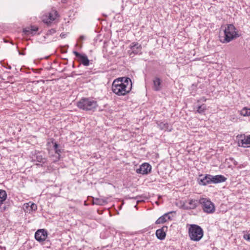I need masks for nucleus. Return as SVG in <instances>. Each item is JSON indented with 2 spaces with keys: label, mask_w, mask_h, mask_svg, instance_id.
Instances as JSON below:
<instances>
[{
  "label": "nucleus",
  "mask_w": 250,
  "mask_h": 250,
  "mask_svg": "<svg viewBox=\"0 0 250 250\" xmlns=\"http://www.w3.org/2000/svg\"><path fill=\"white\" fill-rule=\"evenodd\" d=\"M132 82L128 77H120L115 79L112 84V90L118 96H125L132 89Z\"/></svg>",
  "instance_id": "f257e3e1"
},
{
  "label": "nucleus",
  "mask_w": 250,
  "mask_h": 250,
  "mask_svg": "<svg viewBox=\"0 0 250 250\" xmlns=\"http://www.w3.org/2000/svg\"><path fill=\"white\" fill-rule=\"evenodd\" d=\"M236 28L232 24H227V27L224 30V37H220V41L221 42L228 43L234 39L239 37Z\"/></svg>",
  "instance_id": "f03ea898"
},
{
  "label": "nucleus",
  "mask_w": 250,
  "mask_h": 250,
  "mask_svg": "<svg viewBox=\"0 0 250 250\" xmlns=\"http://www.w3.org/2000/svg\"><path fill=\"white\" fill-rule=\"evenodd\" d=\"M77 106L81 109L95 111L98 106L97 101L90 98H83L77 102Z\"/></svg>",
  "instance_id": "7ed1b4c3"
},
{
  "label": "nucleus",
  "mask_w": 250,
  "mask_h": 250,
  "mask_svg": "<svg viewBox=\"0 0 250 250\" xmlns=\"http://www.w3.org/2000/svg\"><path fill=\"white\" fill-rule=\"evenodd\" d=\"M188 233L191 240L198 242L203 238L204 231L200 226L196 224H190L188 229Z\"/></svg>",
  "instance_id": "20e7f679"
},
{
  "label": "nucleus",
  "mask_w": 250,
  "mask_h": 250,
  "mask_svg": "<svg viewBox=\"0 0 250 250\" xmlns=\"http://www.w3.org/2000/svg\"><path fill=\"white\" fill-rule=\"evenodd\" d=\"M199 204L202 205L203 210L208 213H212L215 211V207L213 203L208 199L201 198Z\"/></svg>",
  "instance_id": "39448f33"
},
{
  "label": "nucleus",
  "mask_w": 250,
  "mask_h": 250,
  "mask_svg": "<svg viewBox=\"0 0 250 250\" xmlns=\"http://www.w3.org/2000/svg\"><path fill=\"white\" fill-rule=\"evenodd\" d=\"M60 15L56 9L53 7L48 13V27L51 23L57 24L59 22Z\"/></svg>",
  "instance_id": "423d86ee"
},
{
  "label": "nucleus",
  "mask_w": 250,
  "mask_h": 250,
  "mask_svg": "<svg viewBox=\"0 0 250 250\" xmlns=\"http://www.w3.org/2000/svg\"><path fill=\"white\" fill-rule=\"evenodd\" d=\"M49 145L50 146H52L55 153L57 154L55 161H58L61 158V153H62V149L60 148L61 146H59L56 142L54 141L53 138L48 139V146Z\"/></svg>",
  "instance_id": "0eeeda50"
},
{
  "label": "nucleus",
  "mask_w": 250,
  "mask_h": 250,
  "mask_svg": "<svg viewBox=\"0 0 250 250\" xmlns=\"http://www.w3.org/2000/svg\"><path fill=\"white\" fill-rule=\"evenodd\" d=\"M73 53L78 58V61L84 66H87L89 65V60L87 56L84 54H81L76 51H74Z\"/></svg>",
  "instance_id": "6e6552de"
},
{
  "label": "nucleus",
  "mask_w": 250,
  "mask_h": 250,
  "mask_svg": "<svg viewBox=\"0 0 250 250\" xmlns=\"http://www.w3.org/2000/svg\"><path fill=\"white\" fill-rule=\"evenodd\" d=\"M35 238L39 242H43L47 238V230L45 229H38L35 232Z\"/></svg>",
  "instance_id": "1a4fd4ad"
},
{
  "label": "nucleus",
  "mask_w": 250,
  "mask_h": 250,
  "mask_svg": "<svg viewBox=\"0 0 250 250\" xmlns=\"http://www.w3.org/2000/svg\"><path fill=\"white\" fill-rule=\"evenodd\" d=\"M151 169V166L148 163H145L142 164L139 168L136 169L137 173L142 174L143 175L147 174L150 172Z\"/></svg>",
  "instance_id": "9d476101"
},
{
  "label": "nucleus",
  "mask_w": 250,
  "mask_h": 250,
  "mask_svg": "<svg viewBox=\"0 0 250 250\" xmlns=\"http://www.w3.org/2000/svg\"><path fill=\"white\" fill-rule=\"evenodd\" d=\"M167 230V226H163L160 229H157L156 231V236L157 238L160 240H164L166 238V231Z\"/></svg>",
  "instance_id": "9b49d317"
},
{
  "label": "nucleus",
  "mask_w": 250,
  "mask_h": 250,
  "mask_svg": "<svg viewBox=\"0 0 250 250\" xmlns=\"http://www.w3.org/2000/svg\"><path fill=\"white\" fill-rule=\"evenodd\" d=\"M130 48L132 50V52L130 53L131 55L132 53L137 54H141L142 47L141 44H139L138 42H133L130 45Z\"/></svg>",
  "instance_id": "f8f14e48"
},
{
  "label": "nucleus",
  "mask_w": 250,
  "mask_h": 250,
  "mask_svg": "<svg viewBox=\"0 0 250 250\" xmlns=\"http://www.w3.org/2000/svg\"><path fill=\"white\" fill-rule=\"evenodd\" d=\"M227 180L224 175H217L215 176L210 175V184H218L222 182H224Z\"/></svg>",
  "instance_id": "ddd939ff"
},
{
  "label": "nucleus",
  "mask_w": 250,
  "mask_h": 250,
  "mask_svg": "<svg viewBox=\"0 0 250 250\" xmlns=\"http://www.w3.org/2000/svg\"><path fill=\"white\" fill-rule=\"evenodd\" d=\"M175 213L174 211H170L169 212L164 214L163 215L160 217L155 222L156 224H163L168 220H171L170 214Z\"/></svg>",
  "instance_id": "4468645a"
},
{
  "label": "nucleus",
  "mask_w": 250,
  "mask_h": 250,
  "mask_svg": "<svg viewBox=\"0 0 250 250\" xmlns=\"http://www.w3.org/2000/svg\"><path fill=\"white\" fill-rule=\"evenodd\" d=\"M162 80L160 78L156 77L153 80L152 89L155 91H159L162 89Z\"/></svg>",
  "instance_id": "2eb2a0df"
},
{
  "label": "nucleus",
  "mask_w": 250,
  "mask_h": 250,
  "mask_svg": "<svg viewBox=\"0 0 250 250\" xmlns=\"http://www.w3.org/2000/svg\"><path fill=\"white\" fill-rule=\"evenodd\" d=\"M202 175L200 176V178L198 179V183L200 185L206 186L210 184V175L206 174L205 176L203 177Z\"/></svg>",
  "instance_id": "dca6fc26"
},
{
  "label": "nucleus",
  "mask_w": 250,
  "mask_h": 250,
  "mask_svg": "<svg viewBox=\"0 0 250 250\" xmlns=\"http://www.w3.org/2000/svg\"><path fill=\"white\" fill-rule=\"evenodd\" d=\"M238 146L243 147H250V135L244 136V138L239 140L238 143Z\"/></svg>",
  "instance_id": "f3484780"
},
{
  "label": "nucleus",
  "mask_w": 250,
  "mask_h": 250,
  "mask_svg": "<svg viewBox=\"0 0 250 250\" xmlns=\"http://www.w3.org/2000/svg\"><path fill=\"white\" fill-rule=\"evenodd\" d=\"M157 124L161 130L168 131H171L172 130V126L169 125L167 122L158 121Z\"/></svg>",
  "instance_id": "a211bd4d"
},
{
  "label": "nucleus",
  "mask_w": 250,
  "mask_h": 250,
  "mask_svg": "<svg viewBox=\"0 0 250 250\" xmlns=\"http://www.w3.org/2000/svg\"><path fill=\"white\" fill-rule=\"evenodd\" d=\"M24 207L27 209V211H29V212L30 211H35L37 208L36 204L30 202L27 203L26 204H25Z\"/></svg>",
  "instance_id": "6ab92c4d"
},
{
  "label": "nucleus",
  "mask_w": 250,
  "mask_h": 250,
  "mask_svg": "<svg viewBox=\"0 0 250 250\" xmlns=\"http://www.w3.org/2000/svg\"><path fill=\"white\" fill-rule=\"evenodd\" d=\"M198 204H199V201H198L196 200H190L188 202V204L189 205L188 208L190 209H194L197 207Z\"/></svg>",
  "instance_id": "aec40b11"
},
{
  "label": "nucleus",
  "mask_w": 250,
  "mask_h": 250,
  "mask_svg": "<svg viewBox=\"0 0 250 250\" xmlns=\"http://www.w3.org/2000/svg\"><path fill=\"white\" fill-rule=\"evenodd\" d=\"M207 110V106L205 104L199 105L197 107L196 112L200 114H203Z\"/></svg>",
  "instance_id": "412c9836"
},
{
  "label": "nucleus",
  "mask_w": 250,
  "mask_h": 250,
  "mask_svg": "<svg viewBox=\"0 0 250 250\" xmlns=\"http://www.w3.org/2000/svg\"><path fill=\"white\" fill-rule=\"evenodd\" d=\"M105 203H106V201L103 199L99 198H95L93 199V204L95 205L102 206Z\"/></svg>",
  "instance_id": "4be33fe9"
},
{
  "label": "nucleus",
  "mask_w": 250,
  "mask_h": 250,
  "mask_svg": "<svg viewBox=\"0 0 250 250\" xmlns=\"http://www.w3.org/2000/svg\"><path fill=\"white\" fill-rule=\"evenodd\" d=\"M249 108L247 107L243 108L240 111V114L243 116H248Z\"/></svg>",
  "instance_id": "5701e85b"
},
{
  "label": "nucleus",
  "mask_w": 250,
  "mask_h": 250,
  "mask_svg": "<svg viewBox=\"0 0 250 250\" xmlns=\"http://www.w3.org/2000/svg\"><path fill=\"white\" fill-rule=\"evenodd\" d=\"M23 33L26 35H28L32 34V31L30 27H26L23 29Z\"/></svg>",
  "instance_id": "b1692460"
},
{
  "label": "nucleus",
  "mask_w": 250,
  "mask_h": 250,
  "mask_svg": "<svg viewBox=\"0 0 250 250\" xmlns=\"http://www.w3.org/2000/svg\"><path fill=\"white\" fill-rule=\"evenodd\" d=\"M56 32V30L54 28H52L48 30V36L49 35H52Z\"/></svg>",
  "instance_id": "393cba45"
},
{
  "label": "nucleus",
  "mask_w": 250,
  "mask_h": 250,
  "mask_svg": "<svg viewBox=\"0 0 250 250\" xmlns=\"http://www.w3.org/2000/svg\"><path fill=\"white\" fill-rule=\"evenodd\" d=\"M30 28L32 31V34H33L34 32H36L38 29V27L33 26H31Z\"/></svg>",
  "instance_id": "a878e982"
},
{
  "label": "nucleus",
  "mask_w": 250,
  "mask_h": 250,
  "mask_svg": "<svg viewBox=\"0 0 250 250\" xmlns=\"http://www.w3.org/2000/svg\"><path fill=\"white\" fill-rule=\"evenodd\" d=\"M244 238L245 240L250 242V234H245L244 235Z\"/></svg>",
  "instance_id": "bb28decb"
},
{
  "label": "nucleus",
  "mask_w": 250,
  "mask_h": 250,
  "mask_svg": "<svg viewBox=\"0 0 250 250\" xmlns=\"http://www.w3.org/2000/svg\"><path fill=\"white\" fill-rule=\"evenodd\" d=\"M66 36V34H65V33H62L60 35V37L62 38H65Z\"/></svg>",
  "instance_id": "cd10ccee"
},
{
  "label": "nucleus",
  "mask_w": 250,
  "mask_h": 250,
  "mask_svg": "<svg viewBox=\"0 0 250 250\" xmlns=\"http://www.w3.org/2000/svg\"><path fill=\"white\" fill-rule=\"evenodd\" d=\"M4 67L9 70L11 69V66L10 65H8V64H7V66H4Z\"/></svg>",
  "instance_id": "c85d7f7f"
},
{
  "label": "nucleus",
  "mask_w": 250,
  "mask_h": 250,
  "mask_svg": "<svg viewBox=\"0 0 250 250\" xmlns=\"http://www.w3.org/2000/svg\"><path fill=\"white\" fill-rule=\"evenodd\" d=\"M18 52H19V55H25V53H24L23 51H21L19 50Z\"/></svg>",
  "instance_id": "c756f323"
},
{
  "label": "nucleus",
  "mask_w": 250,
  "mask_h": 250,
  "mask_svg": "<svg viewBox=\"0 0 250 250\" xmlns=\"http://www.w3.org/2000/svg\"><path fill=\"white\" fill-rule=\"evenodd\" d=\"M42 21H43L44 23L47 24V19H43V20H42Z\"/></svg>",
  "instance_id": "7c9ffc66"
},
{
  "label": "nucleus",
  "mask_w": 250,
  "mask_h": 250,
  "mask_svg": "<svg viewBox=\"0 0 250 250\" xmlns=\"http://www.w3.org/2000/svg\"><path fill=\"white\" fill-rule=\"evenodd\" d=\"M80 39L81 40H83L84 39V37L83 36H81L80 37Z\"/></svg>",
  "instance_id": "2f4dec72"
},
{
  "label": "nucleus",
  "mask_w": 250,
  "mask_h": 250,
  "mask_svg": "<svg viewBox=\"0 0 250 250\" xmlns=\"http://www.w3.org/2000/svg\"><path fill=\"white\" fill-rule=\"evenodd\" d=\"M0 208H3V210H5V209H6V207H5V206H4V207H0Z\"/></svg>",
  "instance_id": "473e14b6"
},
{
  "label": "nucleus",
  "mask_w": 250,
  "mask_h": 250,
  "mask_svg": "<svg viewBox=\"0 0 250 250\" xmlns=\"http://www.w3.org/2000/svg\"><path fill=\"white\" fill-rule=\"evenodd\" d=\"M248 116H250V108H249Z\"/></svg>",
  "instance_id": "72a5a7b5"
},
{
  "label": "nucleus",
  "mask_w": 250,
  "mask_h": 250,
  "mask_svg": "<svg viewBox=\"0 0 250 250\" xmlns=\"http://www.w3.org/2000/svg\"><path fill=\"white\" fill-rule=\"evenodd\" d=\"M74 75H75V72H73L72 73V76H74Z\"/></svg>",
  "instance_id": "f704fd0d"
},
{
  "label": "nucleus",
  "mask_w": 250,
  "mask_h": 250,
  "mask_svg": "<svg viewBox=\"0 0 250 250\" xmlns=\"http://www.w3.org/2000/svg\"><path fill=\"white\" fill-rule=\"evenodd\" d=\"M141 201H142V200H138L137 201V203H139V202H141Z\"/></svg>",
  "instance_id": "c9c22d12"
},
{
  "label": "nucleus",
  "mask_w": 250,
  "mask_h": 250,
  "mask_svg": "<svg viewBox=\"0 0 250 250\" xmlns=\"http://www.w3.org/2000/svg\"><path fill=\"white\" fill-rule=\"evenodd\" d=\"M156 203L157 205H159V202H158V201H156Z\"/></svg>",
  "instance_id": "e433bc0d"
},
{
  "label": "nucleus",
  "mask_w": 250,
  "mask_h": 250,
  "mask_svg": "<svg viewBox=\"0 0 250 250\" xmlns=\"http://www.w3.org/2000/svg\"><path fill=\"white\" fill-rule=\"evenodd\" d=\"M161 198V196H159L158 199H160Z\"/></svg>",
  "instance_id": "4c0bfd02"
},
{
  "label": "nucleus",
  "mask_w": 250,
  "mask_h": 250,
  "mask_svg": "<svg viewBox=\"0 0 250 250\" xmlns=\"http://www.w3.org/2000/svg\"><path fill=\"white\" fill-rule=\"evenodd\" d=\"M72 67H73V68H74V67H75V65H74V63L73 64Z\"/></svg>",
  "instance_id": "58836bf2"
},
{
  "label": "nucleus",
  "mask_w": 250,
  "mask_h": 250,
  "mask_svg": "<svg viewBox=\"0 0 250 250\" xmlns=\"http://www.w3.org/2000/svg\"><path fill=\"white\" fill-rule=\"evenodd\" d=\"M131 198H132V199H133V198H134V199H137V198H138V197H135V198L132 197Z\"/></svg>",
  "instance_id": "ea45409f"
},
{
  "label": "nucleus",
  "mask_w": 250,
  "mask_h": 250,
  "mask_svg": "<svg viewBox=\"0 0 250 250\" xmlns=\"http://www.w3.org/2000/svg\"><path fill=\"white\" fill-rule=\"evenodd\" d=\"M203 100H204V101H206V99H205V98H204Z\"/></svg>",
  "instance_id": "a19ab883"
},
{
  "label": "nucleus",
  "mask_w": 250,
  "mask_h": 250,
  "mask_svg": "<svg viewBox=\"0 0 250 250\" xmlns=\"http://www.w3.org/2000/svg\"><path fill=\"white\" fill-rule=\"evenodd\" d=\"M44 58H45V59H47V56H45V57H44Z\"/></svg>",
  "instance_id": "79ce46f5"
}]
</instances>
